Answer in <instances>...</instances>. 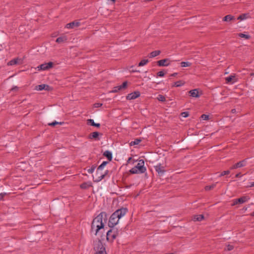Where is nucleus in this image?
Returning <instances> with one entry per match:
<instances>
[{
  "instance_id": "52",
  "label": "nucleus",
  "mask_w": 254,
  "mask_h": 254,
  "mask_svg": "<svg viewBox=\"0 0 254 254\" xmlns=\"http://www.w3.org/2000/svg\"><path fill=\"white\" fill-rule=\"evenodd\" d=\"M251 76H253V75H254V73H251Z\"/></svg>"
},
{
  "instance_id": "51",
  "label": "nucleus",
  "mask_w": 254,
  "mask_h": 254,
  "mask_svg": "<svg viewBox=\"0 0 254 254\" xmlns=\"http://www.w3.org/2000/svg\"><path fill=\"white\" fill-rule=\"evenodd\" d=\"M251 216H254V211L251 214Z\"/></svg>"
},
{
  "instance_id": "40",
  "label": "nucleus",
  "mask_w": 254,
  "mask_h": 254,
  "mask_svg": "<svg viewBox=\"0 0 254 254\" xmlns=\"http://www.w3.org/2000/svg\"><path fill=\"white\" fill-rule=\"evenodd\" d=\"M164 75L165 73L163 71H160L157 73V75L160 77H163L164 76Z\"/></svg>"
},
{
  "instance_id": "1",
  "label": "nucleus",
  "mask_w": 254,
  "mask_h": 254,
  "mask_svg": "<svg viewBox=\"0 0 254 254\" xmlns=\"http://www.w3.org/2000/svg\"><path fill=\"white\" fill-rule=\"evenodd\" d=\"M104 215L106 216L105 213L102 212L92 221L91 231L94 233L95 235L101 233V231L104 229V223L103 222Z\"/></svg>"
},
{
  "instance_id": "25",
  "label": "nucleus",
  "mask_w": 254,
  "mask_h": 254,
  "mask_svg": "<svg viewBox=\"0 0 254 254\" xmlns=\"http://www.w3.org/2000/svg\"><path fill=\"white\" fill-rule=\"evenodd\" d=\"M185 84V82L183 80H179L174 82L173 86L180 87L184 85Z\"/></svg>"
},
{
  "instance_id": "13",
  "label": "nucleus",
  "mask_w": 254,
  "mask_h": 254,
  "mask_svg": "<svg viewBox=\"0 0 254 254\" xmlns=\"http://www.w3.org/2000/svg\"><path fill=\"white\" fill-rule=\"evenodd\" d=\"M140 94V92L138 91H135L134 92L131 93L130 94H128L127 96V100H133L137 98V97H139Z\"/></svg>"
},
{
  "instance_id": "46",
  "label": "nucleus",
  "mask_w": 254,
  "mask_h": 254,
  "mask_svg": "<svg viewBox=\"0 0 254 254\" xmlns=\"http://www.w3.org/2000/svg\"><path fill=\"white\" fill-rule=\"evenodd\" d=\"M249 187H254V182H251L250 183V185L249 186Z\"/></svg>"
},
{
  "instance_id": "31",
  "label": "nucleus",
  "mask_w": 254,
  "mask_h": 254,
  "mask_svg": "<svg viewBox=\"0 0 254 254\" xmlns=\"http://www.w3.org/2000/svg\"><path fill=\"white\" fill-rule=\"evenodd\" d=\"M191 63L189 62H182L181 63V66L183 67L190 66Z\"/></svg>"
},
{
  "instance_id": "2",
  "label": "nucleus",
  "mask_w": 254,
  "mask_h": 254,
  "mask_svg": "<svg viewBox=\"0 0 254 254\" xmlns=\"http://www.w3.org/2000/svg\"><path fill=\"white\" fill-rule=\"evenodd\" d=\"M127 212L126 208H122L117 210L110 216L108 225L110 228H113L119 222L120 218L124 216Z\"/></svg>"
},
{
  "instance_id": "24",
  "label": "nucleus",
  "mask_w": 254,
  "mask_h": 254,
  "mask_svg": "<svg viewBox=\"0 0 254 254\" xmlns=\"http://www.w3.org/2000/svg\"><path fill=\"white\" fill-rule=\"evenodd\" d=\"M204 218V216L203 215L199 214L194 215L193 217V220L194 221H200L203 220Z\"/></svg>"
},
{
  "instance_id": "12",
  "label": "nucleus",
  "mask_w": 254,
  "mask_h": 254,
  "mask_svg": "<svg viewBox=\"0 0 254 254\" xmlns=\"http://www.w3.org/2000/svg\"><path fill=\"white\" fill-rule=\"evenodd\" d=\"M157 64L160 66H167L170 64V60L165 59L157 62Z\"/></svg>"
},
{
  "instance_id": "33",
  "label": "nucleus",
  "mask_w": 254,
  "mask_h": 254,
  "mask_svg": "<svg viewBox=\"0 0 254 254\" xmlns=\"http://www.w3.org/2000/svg\"><path fill=\"white\" fill-rule=\"evenodd\" d=\"M157 98L159 101L164 102L166 101V98L165 96L161 94L159 95Z\"/></svg>"
},
{
  "instance_id": "53",
  "label": "nucleus",
  "mask_w": 254,
  "mask_h": 254,
  "mask_svg": "<svg viewBox=\"0 0 254 254\" xmlns=\"http://www.w3.org/2000/svg\"><path fill=\"white\" fill-rule=\"evenodd\" d=\"M135 161V160H133L132 163H134Z\"/></svg>"
},
{
  "instance_id": "28",
  "label": "nucleus",
  "mask_w": 254,
  "mask_h": 254,
  "mask_svg": "<svg viewBox=\"0 0 254 254\" xmlns=\"http://www.w3.org/2000/svg\"><path fill=\"white\" fill-rule=\"evenodd\" d=\"M141 139H138V138H136V139H134V140L131 141L129 143V145L130 146H133V145H137V144H138L141 142Z\"/></svg>"
},
{
  "instance_id": "34",
  "label": "nucleus",
  "mask_w": 254,
  "mask_h": 254,
  "mask_svg": "<svg viewBox=\"0 0 254 254\" xmlns=\"http://www.w3.org/2000/svg\"><path fill=\"white\" fill-rule=\"evenodd\" d=\"M215 186H216L215 184H213V185H210V186H207L205 187V190H209L213 189Z\"/></svg>"
},
{
  "instance_id": "54",
  "label": "nucleus",
  "mask_w": 254,
  "mask_h": 254,
  "mask_svg": "<svg viewBox=\"0 0 254 254\" xmlns=\"http://www.w3.org/2000/svg\"><path fill=\"white\" fill-rule=\"evenodd\" d=\"M2 196H1V195L0 194V198Z\"/></svg>"
},
{
  "instance_id": "30",
  "label": "nucleus",
  "mask_w": 254,
  "mask_h": 254,
  "mask_svg": "<svg viewBox=\"0 0 254 254\" xmlns=\"http://www.w3.org/2000/svg\"><path fill=\"white\" fill-rule=\"evenodd\" d=\"M148 60L147 59H143L141 60L139 63L138 64L139 66H142L146 65L148 63Z\"/></svg>"
},
{
  "instance_id": "6",
  "label": "nucleus",
  "mask_w": 254,
  "mask_h": 254,
  "mask_svg": "<svg viewBox=\"0 0 254 254\" xmlns=\"http://www.w3.org/2000/svg\"><path fill=\"white\" fill-rule=\"evenodd\" d=\"M154 169L160 176H162L166 172L165 167L161 164L158 163L154 166Z\"/></svg>"
},
{
  "instance_id": "36",
  "label": "nucleus",
  "mask_w": 254,
  "mask_h": 254,
  "mask_svg": "<svg viewBox=\"0 0 254 254\" xmlns=\"http://www.w3.org/2000/svg\"><path fill=\"white\" fill-rule=\"evenodd\" d=\"M89 186H90V185H88L87 183H84L80 185V188L81 189H85L88 188Z\"/></svg>"
},
{
  "instance_id": "50",
  "label": "nucleus",
  "mask_w": 254,
  "mask_h": 254,
  "mask_svg": "<svg viewBox=\"0 0 254 254\" xmlns=\"http://www.w3.org/2000/svg\"><path fill=\"white\" fill-rule=\"evenodd\" d=\"M177 74V73H173L171 76H175Z\"/></svg>"
},
{
  "instance_id": "37",
  "label": "nucleus",
  "mask_w": 254,
  "mask_h": 254,
  "mask_svg": "<svg viewBox=\"0 0 254 254\" xmlns=\"http://www.w3.org/2000/svg\"><path fill=\"white\" fill-rule=\"evenodd\" d=\"M230 173V171H223L220 175H219V177H222V176H223L224 175H228Z\"/></svg>"
},
{
  "instance_id": "42",
  "label": "nucleus",
  "mask_w": 254,
  "mask_h": 254,
  "mask_svg": "<svg viewBox=\"0 0 254 254\" xmlns=\"http://www.w3.org/2000/svg\"><path fill=\"white\" fill-rule=\"evenodd\" d=\"M233 203L232 204V206H234L239 203V202L237 201V199H235L233 200Z\"/></svg>"
},
{
  "instance_id": "49",
  "label": "nucleus",
  "mask_w": 254,
  "mask_h": 254,
  "mask_svg": "<svg viewBox=\"0 0 254 254\" xmlns=\"http://www.w3.org/2000/svg\"><path fill=\"white\" fill-rule=\"evenodd\" d=\"M132 72H139L140 71L139 70H135V69H133V70H132Z\"/></svg>"
},
{
  "instance_id": "44",
  "label": "nucleus",
  "mask_w": 254,
  "mask_h": 254,
  "mask_svg": "<svg viewBox=\"0 0 254 254\" xmlns=\"http://www.w3.org/2000/svg\"><path fill=\"white\" fill-rule=\"evenodd\" d=\"M102 105V104L101 103H96L94 104V106L96 108L101 107Z\"/></svg>"
},
{
  "instance_id": "29",
  "label": "nucleus",
  "mask_w": 254,
  "mask_h": 254,
  "mask_svg": "<svg viewBox=\"0 0 254 254\" xmlns=\"http://www.w3.org/2000/svg\"><path fill=\"white\" fill-rule=\"evenodd\" d=\"M238 36L242 38H244L245 39H249L250 38V36L248 34H245L244 33H239Z\"/></svg>"
},
{
  "instance_id": "10",
  "label": "nucleus",
  "mask_w": 254,
  "mask_h": 254,
  "mask_svg": "<svg viewBox=\"0 0 254 254\" xmlns=\"http://www.w3.org/2000/svg\"><path fill=\"white\" fill-rule=\"evenodd\" d=\"M117 236V231H113L112 230H109L107 233V239L108 240L113 241Z\"/></svg>"
},
{
  "instance_id": "27",
  "label": "nucleus",
  "mask_w": 254,
  "mask_h": 254,
  "mask_svg": "<svg viewBox=\"0 0 254 254\" xmlns=\"http://www.w3.org/2000/svg\"><path fill=\"white\" fill-rule=\"evenodd\" d=\"M161 52L160 51H154L152 52L150 54L149 57L150 58H154L157 56H158L160 54Z\"/></svg>"
},
{
  "instance_id": "11",
  "label": "nucleus",
  "mask_w": 254,
  "mask_h": 254,
  "mask_svg": "<svg viewBox=\"0 0 254 254\" xmlns=\"http://www.w3.org/2000/svg\"><path fill=\"white\" fill-rule=\"evenodd\" d=\"M35 90L37 91H42L45 90L46 91H50L52 90V88L48 85L42 84L35 86Z\"/></svg>"
},
{
  "instance_id": "23",
  "label": "nucleus",
  "mask_w": 254,
  "mask_h": 254,
  "mask_svg": "<svg viewBox=\"0 0 254 254\" xmlns=\"http://www.w3.org/2000/svg\"><path fill=\"white\" fill-rule=\"evenodd\" d=\"M87 124H90L92 126H94L97 127H100V124L99 123H95L93 119L87 120Z\"/></svg>"
},
{
  "instance_id": "20",
  "label": "nucleus",
  "mask_w": 254,
  "mask_h": 254,
  "mask_svg": "<svg viewBox=\"0 0 254 254\" xmlns=\"http://www.w3.org/2000/svg\"><path fill=\"white\" fill-rule=\"evenodd\" d=\"M20 60L18 58L14 59L10 61L8 63V65H13L19 64Z\"/></svg>"
},
{
  "instance_id": "48",
  "label": "nucleus",
  "mask_w": 254,
  "mask_h": 254,
  "mask_svg": "<svg viewBox=\"0 0 254 254\" xmlns=\"http://www.w3.org/2000/svg\"><path fill=\"white\" fill-rule=\"evenodd\" d=\"M131 160H132V157L128 158V160L127 161V163H129Z\"/></svg>"
},
{
  "instance_id": "32",
  "label": "nucleus",
  "mask_w": 254,
  "mask_h": 254,
  "mask_svg": "<svg viewBox=\"0 0 254 254\" xmlns=\"http://www.w3.org/2000/svg\"><path fill=\"white\" fill-rule=\"evenodd\" d=\"M107 163L108 162L106 161L103 162L102 164L98 167L97 169L102 171Z\"/></svg>"
},
{
  "instance_id": "15",
  "label": "nucleus",
  "mask_w": 254,
  "mask_h": 254,
  "mask_svg": "<svg viewBox=\"0 0 254 254\" xmlns=\"http://www.w3.org/2000/svg\"><path fill=\"white\" fill-rule=\"evenodd\" d=\"M79 25H80L79 22L74 21L72 22L67 23L65 27L67 29H72V28H74V27H78Z\"/></svg>"
},
{
  "instance_id": "8",
  "label": "nucleus",
  "mask_w": 254,
  "mask_h": 254,
  "mask_svg": "<svg viewBox=\"0 0 254 254\" xmlns=\"http://www.w3.org/2000/svg\"><path fill=\"white\" fill-rule=\"evenodd\" d=\"M247 163V159H244L239 162L234 164L230 169L231 170L235 169L238 168H241L245 166Z\"/></svg>"
},
{
  "instance_id": "19",
  "label": "nucleus",
  "mask_w": 254,
  "mask_h": 254,
  "mask_svg": "<svg viewBox=\"0 0 254 254\" xmlns=\"http://www.w3.org/2000/svg\"><path fill=\"white\" fill-rule=\"evenodd\" d=\"M250 17L251 16L249 13H244L238 16L237 19L240 20H244L250 18Z\"/></svg>"
},
{
  "instance_id": "3",
  "label": "nucleus",
  "mask_w": 254,
  "mask_h": 254,
  "mask_svg": "<svg viewBox=\"0 0 254 254\" xmlns=\"http://www.w3.org/2000/svg\"><path fill=\"white\" fill-rule=\"evenodd\" d=\"M146 171V168L144 166V161L141 159L134 167L132 168L129 172L132 174H142Z\"/></svg>"
},
{
  "instance_id": "21",
  "label": "nucleus",
  "mask_w": 254,
  "mask_h": 254,
  "mask_svg": "<svg viewBox=\"0 0 254 254\" xmlns=\"http://www.w3.org/2000/svg\"><path fill=\"white\" fill-rule=\"evenodd\" d=\"M99 135V133L97 131H94L92 132L89 136V138L90 139H96L97 140H99V139L98 138V136Z\"/></svg>"
},
{
  "instance_id": "38",
  "label": "nucleus",
  "mask_w": 254,
  "mask_h": 254,
  "mask_svg": "<svg viewBox=\"0 0 254 254\" xmlns=\"http://www.w3.org/2000/svg\"><path fill=\"white\" fill-rule=\"evenodd\" d=\"M201 118L203 120H207L209 119V116L207 115L203 114L201 116Z\"/></svg>"
},
{
  "instance_id": "5",
  "label": "nucleus",
  "mask_w": 254,
  "mask_h": 254,
  "mask_svg": "<svg viewBox=\"0 0 254 254\" xmlns=\"http://www.w3.org/2000/svg\"><path fill=\"white\" fill-rule=\"evenodd\" d=\"M108 172V170H106L104 173L102 172L101 170L97 169L96 173L95 174L96 179L94 180L95 182H99L102 179L104 178L105 176L107 174Z\"/></svg>"
},
{
  "instance_id": "9",
  "label": "nucleus",
  "mask_w": 254,
  "mask_h": 254,
  "mask_svg": "<svg viewBox=\"0 0 254 254\" xmlns=\"http://www.w3.org/2000/svg\"><path fill=\"white\" fill-rule=\"evenodd\" d=\"M227 83L233 84L238 81V78L235 74H232L229 76L225 78Z\"/></svg>"
},
{
  "instance_id": "16",
  "label": "nucleus",
  "mask_w": 254,
  "mask_h": 254,
  "mask_svg": "<svg viewBox=\"0 0 254 254\" xmlns=\"http://www.w3.org/2000/svg\"><path fill=\"white\" fill-rule=\"evenodd\" d=\"M250 199V197L249 196L245 195L242 197L238 198L237 201L239 202V203L242 204Z\"/></svg>"
},
{
  "instance_id": "4",
  "label": "nucleus",
  "mask_w": 254,
  "mask_h": 254,
  "mask_svg": "<svg viewBox=\"0 0 254 254\" xmlns=\"http://www.w3.org/2000/svg\"><path fill=\"white\" fill-rule=\"evenodd\" d=\"M94 250L96 251L95 254H107L105 248L100 240L94 244Z\"/></svg>"
},
{
  "instance_id": "14",
  "label": "nucleus",
  "mask_w": 254,
  "mask_h": 254,
  "mask_svg": "<svg viewBox=\"0 0 254 254\" xmlns=\"http://www.w3.org/2000/svg\"><path fill=\"white\" fill-rule=\"evenodd\" d=\"M127 86V82L125 81L123 83V84L121 85L116 86L114 87L113 90L111 91L113 93H116L118 92L120 90H121L123 89H125Z\"/></svg>"
},
{
  "instance_id": "22",
  "label": "nucleus",
  "mask_w": 254,
  "mask_h": 254,
  "mask_svg": "<svg viewBox=\"0 0 254 254\" xmlns=\"http://www.w3.org/2000/svg\"><path fill=\"white\" fill-rule=\"evenodd\" d=\"M235 19V17L232 15H227L223 18V21L230 22Z\"/></svg>"
},
{
  "instance_id": "43",
  "label": "nucleus",
  "mask_w": 254,
  "mask_h": 254,
  "mask_svg": "<svg viewBox=\"0 0 254 254\" xmlns=\"http://www.w3.org/2000/svg\"><path fill=\"white\" fill-rule=\"evenodd\" d=\"M94 169H95L94 168H91L88 169V172L89 173H93L94 172Z\"/></svg>"
},
{
  "instance_id": "45",
  "label": "nucleus",
  "mask_w": 254,
  "mask_h": 254,
  "mask_svg": "<svg viewBox=\"0 0 254 254\" xmlns=\"http://www.w3.org/2000/svg\"><path fill=\"white\" fill-rule=\"evenodd\" d=\"M18 87L17 86H14L11 89L12 90H14V91H17V90H18Z\"/></svg>"
},
{
  "instance_id": "47",
  "label": "nucleus",
  "mask_w": 254,
  "mask_h": 254,
  "mask_svg": "<svg viewBox=\"0 0 254 254\" xmlns=\"http://www.w3.org/2000/svg\"><path fill=\"white\" fill-rule=\"evenodd\" d=\"M235 177L236 178H239V177H241V173H238L236 175Z\"/></svg>"
},
{
  "instance_id": "39",
  "label": "nucleus",
  "mask_w": 254,
  "mask_h": 254,
  "mask_svg": "<svg viewBox=\"0 0 254 254\" xmlns=\"http://www.w3.org/2000/svg\"><path fill=\"white\" fill-rule=\"evenodd\" d=\"M181 116L184 118H187L189 116V113L188 112H184L181 113Z\"/></svg>"
},
{
  "instance_id": "35",
  "label": "nucleus",
  "mask_w": 254,
  "mask_h": 254,
  "mask_svg": "<svg viewBox=\"0 0 254 254\" xmlns=\"http://www.w3.org/2000/svg\"><path fill=\"white\" fill-rule=\"evenodd\" d=\"M63 124H64L63 122H58L55 121V122H52L51 123H49V125L50 126H54L56 125H58V124L63 125Z\"/></svg>"
},
{
  "instance_id": "18",
  "label": "nucleus",
  "mask_w": 254,
  "mask_h": 254,
  "mask_svg": "<svg viewBox=\"0 0 254 254\" xmlns=\"http://www.w3.org/2000/svg\"><path fill=\"white\" fill-rule=\"evenodd\" d=\"M67 40V38L66 36H62L56 39V42L58 43H63L66 42Z\"/></svg>"
},
{
  "instance_id": "26",
  "label": "nucleus",
  "mask_w": 254,
  "mask_h": 254,
  "mask_svg": "<svg viewBox=\"0 0 254 254\" xmlns=\"http://www.w3.org/2000/svg\"><path fill=\"white\" fill-rule=\"evenodd\" d=\"M104 155L106 156L110 161L112 159V154L109 151H106L104 153Z\"/></svg>"
},
{
  "instance_id": "41",
  "label": "nucleus",
  "mask_w": 254,
  "mask_h": 254,
  "mask_svg": "<svg viewBox=\"0 0 254 254\" xmlns=\"http://www.w3.org/2000/svg\"><path fill=\"white\" fill-rule=\"evenodd\" d=\"M234 247L232 245H228L227 246V250L228 251H231L233 249Z\"/></svg>"
},
{
  "instance_id": "17",
  "label": "nucleus",
  "mask_w": 254,
  "mask_h": 254,
  "mask_svg": "<svg viewBox=\"0 0 254 254\" xmlns=\"http://www.w3.org/2000/svg\"><path fill=\"white\" fill-rule=\"evenodd\" d=\"M190 95L192 97L198 98L199 97V92L197 89H193L189 91Z\"/></svg>"
},
{
  "instance_id": "7",
  "label": "nucleus",
  "mask_w": 254,
  "mask_h": 254,
  "mask_svg": "<svg viewBox=\"0 0 254 254\" xmlns=\"http://www.w3.org/2000/svg\"><path fill=\"white\" fill-rule=\"evenodd\" d=\"M53 66V63L51 62L48 63L41 64L37 66L38 70H46L52 68Z\"/></svg>"
}]
</instances>
